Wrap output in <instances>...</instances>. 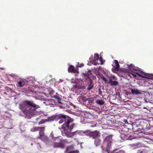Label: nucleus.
<instances>
[{
  "label": "nucleus",
  "instance_id": "obj_1",
  "mask_svg": "<svg viewBox=\"0 0 153 153\" xmlns=\"http://www.w3.org/2000/svg\"><path fill=\"white\" fill-rule=\"evenodd\" d=\"M39 107V105L36 104L32 101H25L20 104V109L26 115L29 116L45 115V113L43 111H36V109Z\"/></svg>",
  "mask_w": 153,
  "mask_h": 153
},
{
  "label": "nucleus",
  "instance_id": "obj_2",
  "mask_svg": "<svg viewBox=\"0 0 153 153\" xmlns=\"http://www.w3.org/2000/svg\"><path fill=\"white\" fill-rule=\"evenodd\" d=\"M39 107V105L36 104L32 101H25L20 104V109L26 115L29 116L45 115V113L43 111H36V109Z\"/></svg>",
  "mask_w": 153,
  "mask_h": 153
},
{
  "label": "nucleus",
  "instance_id": "obj_3",
  "mask_svg": "<svg viewBox=\"0 0 153 153\" xmlns=\"http://www.w3.org/2000/svg\"><path fill=\"white\" fill-rule=\"evenodd\" d=\"M128 68L131 72L128 74L131 78H134L137 79H139V77L144 78L146 77L147 74L143 72L138 68L134 66L132 64L128 65Z\"/></svg>",
  "mask_w": 153,
  "mask_h": 153
},
{
  "label": "nucleus",
  "instance_id": "obj_4",
  "mask_svg": "<svg viewBox=\"0 0 153 153\" xmlns=\"http://www.w3.org/2000/svg\"><path fill=\"white\" fill-rule=\"evenodd\" d=\"M58 118L59 120V124L62 123L64 122H65L62 125V128L64 129V131L67 129L71 130L74 128V124L71 123L73 122V119L71 118H68L66 116L61 114L58 116Z\"/></svg>",
  "mask_w": 153,
  "mask_h": 153
},
{
  "label": "nucleus",
  "instance_id": "obj_5",
  "mask_svg": "<svg viewBox=\"0 0 153 153\" xmlns=\"http://www.w3.org/2000/svg\"><path fill=\"white\" fill-rule=\"evenodd\" d=\"M77 100L81 103L86 105H91L92 104L93 101L89 100L88 97H87L86 94H84L79 97Z\"/></svg>",
  "mask_w": 153,
  "mask_h": 153
},
{
  "label": "nucleus",
  "instance_id": "obj_6",
  "mask_svg": "<svg viewBox=\"0 0 153 153\" xmlns=\"http://www.w3.org/2000/svg\"><path fill=\"white\" fill-rule=\"evenodd\" d=\"M83 131L78 130L73 132L68 131L67 130L64 131V134L68 137H72L73 136L77 135L83 136Z\"/></svg>",
  "mask_w": 153,
  "mask_h": 153
},
{
  "label": "nucleus",
  "instance_id": "obj_7",
  "mask_svg": "<svg viewBox=\"0 0 153 153\" xmlns=\"http://www.w3.org/2000/svg\"><path fill=\"white\" fill-rule=\"evenodd\" d=\"M99 55L98 53H95L94 54V60L92 62V63L94 65H96L99 64V63L97 62V61L99 60L100 62L101 65H102L104 63V61L103 58L102 57H100L99 58Z\"/></svg>",
  "mask_w": 153,
  "mask_h": 153
},
{
  "label": "nucleus",
  "instance_id": "obj_8",
  "mask_svg": "<svg viewBox=\"0 0 153 153\" xmlns=\"http://www.w3.org/2000/svg\"><path fill=\"white\" fill-rule=\"evenodd\" d=\"M82 81L80 80V84H79L78 81L76 82H71L72 83H73L74 84H76V85H74L73 87L71 88V90L72 91H74L77 89L82 88L84 89V87L82 85Z\"/></svg>",
  "mask_w": 153,
  "mask_h": 153
},
{
  "label": "nucleus",
  "instance_id": "obj_9",
  "mask_svg": "<svg viewBox=\"0 0 153 153\" xmlns=\"http://www.w3.org/2000/svg\"><path fill=\"white\" fill-rule=\"evenodd\" d=\"M112 136L111 135H109L106 137L104 139L105 142L107 143L108 144V147L106 151L108 153H109V150L110 149L111 146V143L112 141Z\"/></svg>",
  "mask_w": 153,
  "mask_h": 153
},
{
  "label": "nucleus",
  "instance_id": "obj_10",
  "mask_svg": "<svg viewBox=\"0 0 153 153\" xmlns=\"http://www.w3.org/2000/svg\"><path fill=\"white\" fill-rule=\"evenodd\" d=\"M56 140H59H59L60 142L59 143L55 142L53 145V146L54 148H61L64 147V144L62 143V140L61 137H57Z\"/></svg>",
  "mask_w": 153,
  "mask_h": 153
},
{
  "label": "nucleus",
  "instance_id": "obj_11",
  "mask_svg": "<svg viewBox=\"0 0 153 153\" xmlns=\"http://www.w3.org/2000/svg\"><path fill=\"white\" fill-rule=\"evenodd\" d=\"M27 82L25 79H21L17 81V83L16 85L17 87L22 88L25 86Z\"/></svg>",
  "mask_w": 153,
  "mask_h": 153
},
{
  "label": "nucleus",
  "instance_id": "obj_12",
  "mask_svg": "<svg viewBox=\"0 0 153 153\" xmlns=\"http://www.w3.org/2000/svg\"><path fill=\"white\" fill-rule=\"evenodd\" d=\"M73 149L72 146H69L67 147L65 151V153H79V151L77 150L76 151H73Z\"/></svg>",
  "mask_w": 153,
  "mask_h": 153
},
{
  "label": "nucleus",
  "instance_id": "obj_13",
  "mask_svg": "<svg viewBox=\"0 0 153 153\" xmlns=\"http://www.w3.org/2000/svg\"><path fill=\"white\" fill-rule=\"evenodd\" d=\"M131 91L132 94L133 95H141L142 94V91L139 90L137 89H131Z\"/></svg>",
  "mask_w": 153,
  "mask_h": 153
},
{
  "label": "nucleus",
  "instance_id": "obj_14",
  "mask_svg": "<svg viewBox=\"0 0 153 153\" xmlns=\"http://www.w3.org/2000/svg\"><path fill=\"white\" fill-rule=\"evenodd\" d=\"M100 136L99 132L97 131H91L90 137H92L93 139H94L97 137Z\"/></svg>",
  "mask_w": 153,
  "mask_h": 153
},
{
  "label": "nucleus",
  "instance_id": "obj_15",
  "mask_svg": "<svg viewBox=\"0 0 153 153\" xmlns=\"http://www.w3.org/2000/svg\"><path fill=\"white\" fill-rule=\"evenodd\" d=\"M44 103L45 104L47 105H50L52 106L55 105V102L53 100H46L45 101Z\"/></svg>",
  "mask_w": 153,
  "mask_h": 153
},
{
  "label": "nucleus",
  "instance_id": "obj_16",
  "mask_svg": "<svg viewBox=\"0 0 153 153\" xmlns=\"http://www.w3.org/2000/svg\"><path fill=\"white\" fill-rule=\"evenodd\" d=\"M68 71L69 72H70L74 73H78V70L75 69L74 67L72 65H70L69 66Z\"/></svg>",
  "mask_w": 153,
  "mask_h": 153
},
{
  "label": "nucleus",
  "instance_id": "obj_17",
  "mask_svg": "<svg viewBox=\"0 0 153 153\" xmlns=\"http://www.w3.org/2000/svg\"><path fill=\"white\" fill-rule=\"evenodd\" d=\"M96 74L99 79H101L105 82H107V80L98 71L96 72Z\"/></svg>",
  "mask_w": 153,
  "mask_h": 153
},
{
  "label": "nucleus",
  "instance_id": "obj_18",
  "mask_svg": "<svg viewBox=\"0 0 153 153\" xmlns=\"http://www.w3.org/2000/svg\"><path fill=\"white\" fill-rule=\"evenodd\" d=\"M114 62L115 65L113 66V67L115 69L118 70L120 68V65L118 62L117 60H114Z\"/></svg>",
  "mask_w": 153,
  "mask_h": 153
},
{
  "label": "nucleus",
  "instance_id": "obj_19",
  "mask_svg": "<svg viewBox=\"0 0 153 153\" xmlns=\"http://www.w3.org/2000/svg\"><path fill=\"white\" fill-rule=\"evenodd\" d=\"M83 136L86 135L87 136H89L90 137V134H91V131L90 130H86L85 131H83Z\"/></svg>",
  "mask_w": 153,
  "mask_h": 153
},
{
  "label": "nucleus",
  "instance_id": "obj_20",
  "mask_svg": "<svg viewBox=\"0 0 153 153\" xmlns=\"http://www.w3.org/2000/svg\"><path fill=\"white\" fill-rule=\"evenodd\" d=\"M39 138L42 141L47 143L48 141V137L45 136H44L41 137H39Z\"/></svg>",
  "mask_w": 153,
  "mask_h": 153
},
{
  "label": "nucleus",
  "instance_id": "obj_21",
  "mask_svg": "<svg viewBox=\"0 0 153 153\" xmlns=\"http://www.w3.org/2000/svg\"><path fill=\"white\" fill-rule=\"evenodd\" d=\"M96 103L100 105H103L104 102L102 100L97 99L96 100Z\"/></svg>",
  "mask_w": 153,
  "mask_h": 153
},
{
  "label": "nucleus",
  "instance_id": "obj_22",
  "mask_svg": "<svg viewBox=\"0 0 153 153\" xmlns=\"http://www.w3.org/2000/svg\"><path fill=\"white\" fill-rule=\"evenodd\" d=\"M100 140L99 139H96L95 140L94 143L96 146L100 145Z\"/></svg>",
  "mask_w": 153,
  "mask_h": 153
},
{
  "label": "nucleus",
  "instance_id": "obj_23",
  "mask_svg": "<svg viewBox=\"0 0 153 153\" xmlns=\"http://www.w3.org/2000/svg\"><path fill=\"white\" fill-rule=\"evenodd\" d=\"M109 82L112 85H117L118 82L116 81H112L111 79L109 80Z\"/></svg>",
  "mask_w": 153,
  "mask_h": 153
},
{
  "label": "nucleus",
  "instance_id": "obj_24",
  "mask_svg": "<svg viewBox=\"0 0 153 153\" xmlns=\"http://www.w3.org/2000/svg\"><path fill=\"white\" fill-rule=\"evenodd\" d=\"M120 137L123 140H126L127 139V136L125 134H121L120 135Z\"/></svg>",
  "mask_w": 153,
  "mask_h": 153
},
{
  "label": "nucleus",
  "instance_id": "obj_25",
  "mask_svg": "<svg viewBox=\"0 0 153 153\" xmlns=\"http://www.w3.org/2000/svg\"><path fill=\"white\" fill-rule=\"evenodd\" d=\"M39 127H33L31 129V131H35L39 130Z\"/></svg>",
  "mask_w": 153,
  "mask_h": 153
},
{
  "label": "nucleus",
  "instance_id": "obj_26",
  "mask_svg": "<svg viewBox=\"0 0 153 153\" xmlns=\"http://www.w3.org/2000/svg\"><path fill=\"white\" fill-rule=\"evenodd\" d=\"M93 86V85L92 83L91 82L90 85H88V90H90L91 89Z\"/></svg>",
  "mask_w": 153,
  "mask_h": 153
},
{
  "label": "nucleus",
  "instance_id": "obj_27",
  "mask_svg": "<svg viewBox=\"0 0 153 153\" xmlns=\"http://www.w3.org/2000/svg\"><path fill=\"white\" fill-rule=\"evenodd\" d=\"M39 131L44 132V131L45 129V127H39Z\"/></svg>",
  "mask_w": 153,
  "mask_h": 153
},
{
  "label": "nucleus",
  "instance_id": "obj_28",
  "mask_svg": "<svg viewBox=\"0 0 153 153\" xmlns=\"http://www.w3.org/2000/svg\"><path fill=\"white\" fill-rule=\"evenodd\" d=\"M46 121H46V119L45 120H42L41 121H40L39 123V124H43V123H45V122H46Z\"/></svg>",
  "mask_w": 153,
  "mask_h": 153
},
{
  "label": "nucleus",
  "instance_id": "obj_29",
  "mask_svg": "<svg viewBox=\"0 0 153 153\" xmlns=\"http://www.w3.org/2000/svg\"><path fill=\"white\" fill-rule=\"evenodd\" d=\"M53 120V119L52 117H49L46 119V121H49Z\"/></svg>",
  "mask_w": 153,
  "mask_h": 153
},
{
  "label": "nucleus",
  "instance_id": "obj_30",
  "mask_svg": "<svg viewBox=\"0 0 153 153\" xmlns=\"http://www.w3.org/2000/svg\"><path fill=\"white\" fill-rule=\"evenodd\" d=\"M39 134L40 136V137L44 136V133L43 132L39 131Z\"/></svg>",
  "mask_w": 153,
  "mask_h": 153
},
{
  "label": "nucleus",
  "instance_id": "obj_31",
  "mask_svg": "<svg viewBox=\"0 0 153 153\" xmlns=\"http://www.w3.org/2000/svg\"><path fill=\"white\" fill-rule=\"evenodd\" d=\"M50 136L53 139H54V140L56 139V138H56L57 137H53V135L52 133V132H51V133L50 134Z\"/></svg>",
  "mask_w": 153,
  "mask_h": 153
},
{
  "label": "nucleus",
  "instance_id": "obj_32",
  "mask_svg": "<svg viewBox=\"0 0 153 153\" xmlns=\"http://www.w3.org/2000/svg\"><path fill=\"white\" fill-rule=\"evenodd\" d=\"M116 153H125V152L123 150H120Z\"/></svg>",
  "mask_w": 153,
  "mask_h": 153
},
{
  "label": "nucleus",
  "instance_id": "obj_33",
  "mask_svg": "<svg viewBox=\"0 0 153 153\" xmlns=\"http://www.w3.org/2000/svg\"><path fill=\"white\" fill-rule=\"evenodd\" d=\"M83 65H84L82 63V64H80V65L78 66V67H82L83 66Z\"/></svg>",
  "mask_w": 153,
  "mask_h": 153
},
{
  "label": "nucleus",
  "instance_id": "obj_34",
  "mask_svg": "<svg viewBox=\"0 0 153 153\" xmlns=\"http://www.w3.org/2000/svg\"><path fill=\"white\" fill-rule=\"evenodd\" d=\"M96 124H95L93 126H91L92 127H94L96 126Z\"/></svg>",
  "mask_w": 153,
  "mask_h": 153
},
{
  "label": "nucleus",
  "instance_id": "obj_35",
  "mask_svg": "<svg viewBox=\"0 0 153 153\" xmlns=\"http://www.w3.org/2000/svg\"><path fill=\"white\" fill-rule=\"evenodd\" d=\"M0 69L1 70H4L5 69L4 68H0Z\"/></svg>",
  "mask_w": 153,
  "mask_h": 153
},
{
  "label": "nucleus",
  "instance_id": "obj_36",
  "mask_svg": "<svg viewBox=\"0 0 153 153\" xmlns=\"http://www.w3.org/2000/svg\"><path fill=\"white\" fill-rule=\"evenodd\" d=\"M93 77H94V78H93L94 79H96V77L95 76H94Z\"/></svg>",
  "mask_w": 153,
  "mask_h": 153
},
{
  "label": "nucleus",
  "instance_id": "obj_37",
  "mask_svg": "<svg viewBox=\"0 0 153 153\" xmlns=\"http://www.w3.org/2000/svg\"><path fill=\"white\" fill-rule=\"evenodd\" d=\"M60 82H62L63 81V80H62L61 79H60Z\"/></svg>",
  "mask_w": 153,
  "mask_h": 153
},
{
  "label": "nucleus",
  "instance_id": "obj_38",
  "mask_svg": "<svg viewBox=\"0 0 153 153\" xmlns=\"http://www.w3.org/2000/svg\"><path fill=\"white\" fill-rule=\"evenodd\" d=\"M91 58H90V60L91 61Z\"/></svg>",
  "mask_w": 153,
  "mask_h": 153
},
{
  "label": "nucleus",
  "instance_id": "obj_39",
  "mask_svg": "<svg viewBox=\"0 0 153 153\" xmlns=\"http://www.w3.org/2000/svg\"><path fill=\"white\" fill-rule=\"evenodd\" d=\"M95 70H96V69H95ZM96 69L97 70V68H96Z\"/></svg>",
  "mask_w": 153,
  "mask_h": 153
},
{
  "label": "nucleus",
  "instance_id": "obj_40",
  "mask_svg": "<svg viewBox=\"0 0 153 153\" xmlns=\"http://www.w3.org/2000/svg\"><path fill=\"white\" fill-rule=\"evenodd\" d=\"M139 130H136V131H138Z\"/></svg>",
  "mask_w": 153,
  "mask_h": 153
},
{
  "label": "nucleus",
  "instance_id": "obj_41",
  "mask_svg": "<svg viewBox=\"0 0 153 153\" xmlns=\"http://www.w3.org/2000/svg\"><path fill=\"white\" fill-rule=\"evenodd\" d=\"M89 71L90 73H91V71Z\"/></svg>",
  "mask_w": 153,
  "mask_h": 153
}]
</instances>
